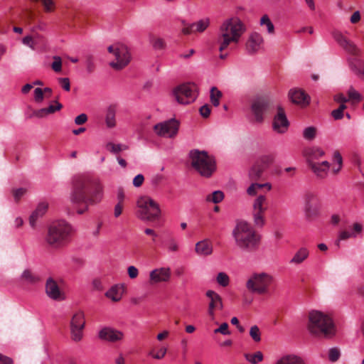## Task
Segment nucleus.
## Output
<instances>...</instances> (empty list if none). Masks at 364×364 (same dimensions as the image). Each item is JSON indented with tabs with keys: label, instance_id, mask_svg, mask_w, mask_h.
I'll return each mask as SVG.
<instances>
[{
	"label": "nucleus",
	"instance_id": "nucleus-57",
	"mask_svg": "<svg viewBox=\"0 0 364 364\" xmlns=\"http://www.w3.org/2000/svg\"><path fill=\"white\" fill-rule=\"evenodd\" d=\"M228 324L223 323L219 328L214 330L215 333H221L223 335H230V331L228 330Z\"/></svg>",
	"mask_w": 364,
	"mask_h": 364
},
{
	"label": "nucleus",
	"instance_id": "nucleus-19",
	"mask_svg": "<svg viewBox=\"0 0 364 364\" xmlns=\"http://www.w3.org/2000/svg\"><path fill=\"white\" fill-rule=\"evenodd\" d=\"M98 336L101 340L114 343L122 341L124 333L111 327H104L99 331Z\"/></svg>",
	"mask_w": 364,
	"mask_h": 364
},
{
	"label": "nucleus",
	"instance_id": "nucleus-22",
	"mask_svg": "<svg viewBox=\"0 0 364 364\" xmlns=\"http://www.w3.org/2000/svg\"><path fill=\"white\" fill-rule=\"evenodd\" d=\"M210 22L209 18H204L196 23H191L188 27L183 28L181 31L184 35L203 33L209 26Z\"/></svg>",
	"mask_w": 364,
	"mask_h": 364
},
{
	"label": "nucleus",
	"instance_id": "nucleus-15",
	"mask_svg": "<svg viewBox=\"0 0 364 364\" xmlns=\"http://www.w3.org/2000/svg\"><path fill=\"white\" fill-rule=\"evenodd\" d=\"M178 128V122L172 119L156 124L154 127V130L159 136L173 138L177 134Z\"/></svg>",
	"mask_w": 364,
	"mask_h": 364
},
{
	"label": "nucleus",
	"instance_id": "nucleus-52",
	"mask_svg": "<svg viewBox=\"0 0 364 364\" xmlns=\"http://www.w3.org/2000/svg\"><path fill=\"white\" fill-rule=\"evenodd\" d=\"M27 190L24 188H19L12 190V194L16 202H18L26 194Z\"/></svg>",
	"mask_w": 364,
	"mask_h": 364
},
{
	"label": "nucleus",
	"instance_id": "nucleus-46",
	"mask_svg": "<svg viewBox=\"0 0 364 364\" xmlns=\"http://www.w3.org/2000/svg\"><path fill=\"white\" fill-rule=\"evenodd\" d=\"M106 148L108 151L113 154H118L119 152L122 151H124L128 149V146L125 144H115L112 142H109L106 145Z\"/></svg>",
	"mask_w": 364,
	"mask_h": 364
},
{
	"label": "nucleus",
	"instance_id": "nucleus-31",
	"mask_svg": "<svg viewBox=\"0 0 364 364\" xmlns=\"http://www.w3.org/2000/svg\"><path fill=\"white\" fill-rule=\"evenodd\" d=\"M309 255V251L306 247H301L289 261L292 264H300L305 261Z\"/></svg>",
	"mask_w": 364,
	"mask_h": 364
},
{
	"label": "nucleus",
	"instance_id": "nucleus-49",
	"mask_svg": "<svg viewBox=\"0 0 364 364\" xmlns=\"http://www.w3.org/2000/svg\"><path fill=\"white\" fill-rule=\"evenodd\" d=\"M250 336L256 343H258L261 341V332L257 326L255 325L250 328Z\"/></svg>",
	"mask_w": 364,
	"mask_h": 364
},
{
	"label": "nucleus",
	"instance_id": "nucleus-41",
	"mask_svg": "<svg viewBox=\"0 0 364 364\" xmlns=\"http://www.w3.org/2000/svg\"><path fill=\"white\" fill-rule=\"evenodd\" d=\"M259 24L262 27H265L267 32L270 34H274V26L267 15H264L260 18Z\"/></svg>",
	"mask_w": 364,
	"mask_h": 364
},
{
	"label": "nucleus",
	"instance_id": "nucleus-54",
	"mask_svg": "<svg viewBox=\"0 0 364 364\" xmlns=\"http://www.w3.org/2000/svg\"><path fill=\"white\" fill-rule=\"evenodd\" d=\"M259 186L258 183L252 182L251 185L247 189V193L250 196H256L258 190H259Z\"/></svg>",
	"mask_w": 364,
	"mask_h": 364
},
{
	"label": "nucleus",
	"instance_id": "nucleus-26",
	"mask_svg": "<svg viewBox=\"0 0 364 364\" xmlns=\"http://www.w3.org/2000/svg\"><path fill=\"white\" fill-rule=\"evenodd\" d=\"M213 244L208 239L198 242L195 246V252L199 256H209L213 253Z\"/></svg>",
	"mask_w": 364,
	"mask_h": 364
},
{
	"label": "nucleus",
	"instance_id": "nucleus-24",
	"mask_svg": "<svg viewBox=\"0 0 364 364\" xmlns=\"http://www.w3.org/2000/svg\"><path fill=\"white\" fill-rule=\"evenodd\" d=\"M262 43L263 38L259 33H252L246 43L247 52L250 54L255 53L259 50Z\"/></svg>",
	"mask_w": 364,
	"mask_h": 364
},
{
	"label": "nucleus",
	"instance_id": "nucleus-39",
	"mask_svg": "<svg viewBox=\"0 0 364 364\" xmlns=\"http://www.w3.org/2000/svg\"><path fill=\"white\" fill-rule=\"evenodd\" d=\"M21 280L29 283L36 284L40 281V278L36 274H33L31 270L26 269L21 274Z\"/></svg>",
	"mask_w": 364,
	"mask_h": 364
},
{
	"label": "nucleus",
	"instance_id": "nucleus-61",
	"mask_svg": "<svg viewBox=\"0 0 364 364\" xmlns=\"http://www.w3.org/2000/svg\"><path fill=\"white\" fill-rule=\"evenodd\" d=\"M63 105L58 102H55V105H50L48 107H46L47 109V112L48 114H53L56 111H59L62 109Z\"/></svg>",
	"mask_w": 364,
	"mask_h": 364
},
{
	"label": "nucleus",
	"instance_id": "nucleus-30",
	"mask_svg": "<svg viewBox=\"0 0 364 364\" xmlns=\"http://www.w3.org/2000/svg\"><path fill=\"white\" fill-rule=\"evenodd\" d=\"M349 67L358 78L364 80V60L350 61Z\"/></svg>",
	"mask_w": 364,
	"mask_h": 364
},
{
	"label": "nucleus",
	"instance_id": "nucleus-35",
	"mask_svg": "<svg viewBox=\"0 0 364 364\" xmlns=\"http://www.w3.org/2000/svg\"><path fill=\"white\" fill-rule=\"evenodd\" d=\"M264 170L255 162L249 171V178L252 181H257L260 179Z\"/></svg>",
	"mask_w": 364,
	"mask_h": 364
},
{
	"label": "nucleus",
	"instance_id": "nucleus-1",
	"mask_svg": "<svg viewBox=\"0 0 364 364\" xmlns=\"http://www.w3.org/2000/svg\"><path fill=\"white\" fill-rule=\"evenodd\" d=\"M103 197V186L97 178L80 176L74 183L70 201L79 215L86 213L90 206L100 203Z\"/></svg>",
	"mask_w": 364,
	"mask_h": 364
},
{
	"label": "nucleus",
	"instance_id": "nucleus-28",
	"mask_svg": "<svg viewBox=\"0 0 364 364\" xmlns=\"http://www.w3.org/2000/svg\"><path fill=\"white\" fill-rule=\"evenodd\" d=\"M86 15L80 11H73L68 15V21L73 27H82L85 23Z\"/></svg>",
	"mask_w": 364,
	"mask_h": 364
},
{
	"label": "nucleus",
	"instance_id": "nucleus-64",
	"mask_svg": "<svg viewBox=\"0 0 364 364\" xmlns=\"http://www.w3.org/2000/svg\"><path fill=\"white\" fill-rule=\"evenodd\" d=\"M35 14L31 9H26L25 11V20L28 24H30L34 19Z\"/></svg>",
	"mask_w": 364,
	"mask_h": 364
},
{
	"label": "nucleus",
	"instance_id": "nucleus-23",
	"mask_svg": "<svg viewBox=\"0 0 364 364\" xmlns=\"http://www.w3.org/2000/svg\"><path fill=\"white\" fill-rule=\"evenodd\" d=\"M289 96L293 103L301 107H305L309 103V97L301 90H291L289 92Z\"/></svg>",
	"mask_w": 364,
	"mask_h": 364
},
{
	"label": "nucleus",
	"instance_id": "nucleus-48",
	"mask_svg": "<svg viewBox=\"0 0 364 364\" xmlns=\"http://www.w3.org/2000/svg\"><path fill=\"white\" fill-rule=\"evenodd\" d=\"M167 348L165 346H161L159 348L156 353H154V350H151L149 353V355H151L153 358L156 360H161L164 358L167 353Z\"/></svg>",
	"mask_w": 364,
	"mask_h": 364
},
{
	"label": "nucleus",
	"instance_id": "nucleus-4",
	"mask_svg": "<svg viewBox=\"0 0 364 364\" xmlns=\"http://www.w3.org/2000/svg\"><path fill=\"white\" fill-rule=\"evenodd\" d=\"M72 232L73 228L68 223L57 220L48 227L45 240L51 247L60 248L69 242Z\"/></svg>",
	"mask_w": 364,
	"mask_h": 364
},
{
	"label": "nucleus",
	"instance_id": "nucleus-8",
	"mask_svg": "<svg viewBox=\"0 0 364 364\" xmlns=\"http://www.w3.org/2000/svg\"><path fill=\"white\" fill-rule=\"evenodd\" d=\"M273 282L272 275L266 272H255L247 279L245 287L251 293L264 295L269 293Z\"/></svg>",
	"mask_w": 364,
	"mask_h": 364
},
{
	"label": "nucleus",
	"instance_id": "nucleus-27",
	"mask_svg": "<svg viewBox=\"0 0 364 364\" xmlns=\"http://www.w3.org/2000/svg\"><path fill=\"white\" fill-rule=\"evenodd\" d=\"M308 166L317 177L324 178L328 172L330 164L328 161H324L321 163L311 164Z\"/></svg>",
	"mask_w": 364,
	"mask_h": 364
},
{
	"label": "nucleus",
	"instance_id": "nucleus-45",
	"mask_svg": "<svg viewBox=\"0 0 364 364\" xmlns=\"http://www.w3.org/2000/svg\"><path fill=\"white\" fill-rule=\"evenodd\" d=\"M304 206L309 205L319 204V200L317 196L311 191L306 192L304 196Z\"/></svg>",
	"mask_w": 364,
	"mask_h": 364
},
{
	"label": "nucleus",
	"instance_id": "nucleus-50",
	"mask_svg": "<svg viewBox=\"0 0 364 364\" xmlns=\"http://www.w3.org/2000/svg\"><path fill=\"white\" fill-rule=\"evenodd\" d=\"M167 248L171 252H177L179 250V245L175 238H170L167 242Z\"/></svg>",
	"mask_w": 364,
	"mask_h": 364
},
{
	"label": "nucleus",
	"instance_id": "nucleus-43",
	"mask_svg": "<svg viewBox=\"0 0 364 364\" xmlns=\"http://www.w3.org/2000/svg\"><path fill=\"white\" fill-rule=\"evenodd\" d=\"M245 358L247 361H249L252 364H257L258 363L262 361L264 358L263 354L260 351H257L252 354L245 353Z\"/></svg>",
	"mask_w": 364,
	"mask_h": 364
},
{
	"label": "nucleus",
	"instance_id": "nucleus-14",
	"mask_svg": "<svg viewBox=\"0 0 364 364\" xmlns=\"http://www.w3.org/2000/svg\"><path fill=\"white\" fill-rule=\"evenodd\" d=\"M332 36L334 40L346 53L355 57H360L361 55V49L358 48L354 42L343 36L341 32L334 31L332 33Z\"/></svg>",
	"mask_w": 364,
	"mask_h": 364
},
{
	"label": "nucleus",
	"instance_id": "nucleus-6",
	"mask_svg": "<svg viewBox=\"0 0 364 364\" xmlns=\"http://www.w3.org/2000/svg\"><path fill=\"white\" fill-rule=\"evenodd\" d=\"M191 164L200 176L209 178L216 169L214 158L205 151L193 149L190 151Z\"/></svg>",
	"mask_w": 364,
	"mask_h": 364
},
{
	"label": "nucleus",
	"instance_id": "nucleus-11",
	"mask_svg": "<svg viewBox=\"0 0 364 364\" xmlns=\"http://www.w3.org/2000/svg\"><path fill=\"white\" fill-rule=\"evenodd\" d=\"M267 210V199L265 196H258L252 203V218L254 224L262 228L265 223L264 213Z\"/></svg>",
	"mask_w": 364,
	"mask_h": 364
},
{
	"label": "nucleus",
	"instance_id": "nucleus-21",
	"mask_svg": "<svg viewBox=\"0 0 364 364\" xmlns=\"http://www.w3.org/2000/svg\"><path fill=\"white\" fill-rule=\"evenodd\" d=\"M302 154L306 159L307 166H309L311 164H315L316 160L323 156L325 155V151L320 147L311 146L305 148L302 151Z\"/></svg>",
	"mask_w": 364,
	"mask_h": 364
},
{
	"label": "nucleus",
	"instance_id": "nucleus-63",
	"mask_svg": "<svg viewBox=\"0 0 364 364\" xmlns=\"http://www.w3.org/2000/svg\"><path fill=\"white\" fill-rule=\"evenodd\" d=\"M127 273L130 279H136L139 275V270L134 266H129L127 268Z\"/></svg>",
	"mask_w": 364,
	"mask_h": 364
},
{
	"label": "nucleus",
	"instance_id": "nucleus-17",
	"mask_svg": "<svg viewBox=\"0 0 364 364\" xmlns=\"http://www.w3.org/2000/svg\"><path fill=\"white\" fill-rule=\"evenodd\" d=\"M289 125V122L287 118L284 109L280 107H277V114L273 120L274 130L279 134L287 132Z\"/></svg>",
	"mask_w": 364,
	"mask_h": 364
},
{
	"label": "nucleus",
	"instance_id": "nucleus-51",
	"mask_svg": "<svg viewBox=\"0 0 364 364\" xmlns=\"http://www.w3.org/2000/svg\"><path fill=\"white\" fill-rule=\"evenodd\" d=\"M347 108L346 105H340L339 107L331 112L332 117L335 119H341L343 117V111Z\"/></svg>",
	"mask_w": 364,
	"mask_h": 364
},
{
	"label": "nucleus",
	"instance_id": "nucleus-3",
	"mask_svg": "<svg viewBox=\"0 0 364 364\" xmlns=\"http://www.w3.org/2000/svg\"><path fill=\"white\" fill-rule=\"evenodd\" d=\"M232 235L235 245L243 251H255L259 245L260 235L250 223L245 220L236 221Z\"/></svg>",
	"mask_w": 364,
	"mask_h": 364
},
{
	"label": "nucleus",
	"instance_id": "nucleus-10",
	"mask_svg": "<svg viewBox=\"0 0 364 364\" xmlns=\"http://www.w3.org/2000/svg\"><path fill=\"white\" fill-rule=\"evenodd\" d=\"M196 89L194 84L184 83L174 87L172 95L178 103L188 105L196 100L197 97Z\"/></svg>",
	"mask_w": 364,
	"mask_h": 364
},
{
	"label": "nucleus",
	"instance_id": "nucleus-40",
	"mask_svg": "<svg viewBox=\"0 0 364 364\" xmlns=\"http://www.w3.org/2000/svg\"><path fill=\"white\" fill-rule=\"evenodd\" d=\"M347 95L348 97V100L351 102L352 104H356L361 102L363 99L362 95L358 92L355 89L350 86L347 92Z\"/></svg>",
	"mask_w": 364,
	"mask_h": 364
},
{
	"label": "nucleus",
	"instance_id": "nucleus-34",
	"mask_svg": "<svg viewBox=\"0 0 364 364\" xmlns=\"http://www.w3.org/2000/svg\"><path fill=\"white\" fill-rule=\"evenodd\" d=\"M319 204L304 206L305 216L309 221L314 220L319 215Z\"/></svg>",
	"mask_w": 364,
	"mask_h": 364
},
{
	"label": "nucleus",
	"instance_id": "nucleus-29",
	"mask_svg": "<svg viewBox=\"0 0 364 364\" xmlns=\"http://www.w3.org/2000/svg\"><path fill=\"white\" fill-rule=\"evenodd\" d=\"M124 289L122 284L114 285L105 293V296L113 301H119L122 297Z\"/></svg>",
	"mask_w": 364,
	"mask_h": 364
},
{
	"label": "nucleus",
	"instance_id": "nucleus-47",
	"mask_svg": "<svg viewBox=\"0 0 364 364\" xmlns=\"http://www.w3.org/2000/svg\"><path fill=\"white\" fill-rule=\"evenodd\" d=\"M216 282L222 287H226L230 284V279L225 272H220L216 276Z\"/></svg>",
	"mask_w": 364,
	"mask_h": 364
},
{
	"label": "nucleus",
	"instance_id": "nucleus-33",
	"mask_svg": "<svg viewBox=\"0 0 364 364\" xmlns=\"http://www.w3.org/2000/svg\"><path fill=\"white\" fill-rule=\"evenodd\" d=\"M275 364H305L304 360L294 355H287L279 358Z\"/></svg>",
	"mask_w": 364,
	"mask_h": 364
},
{
	"label": "nucleus",
	"instance_id": "nucleus-2",
	"mask_svg": "<svg viewBox=\"0 0 364 364\" xmlns=\"http://www.w3.org/2000/svg\"><path fill=\"white\" fill-rule=\"evenodd\" d=\"M245 31L244 23L237 17L225 20L219 28L217 42L219 51L223 53L232 43L237 44L242 35ZM227 54L221 53L220 57L225 59Z\"/></svg>",
	"mask_w": 364,
	"mask_h": 364
},
{
	"label": "nucleus",
	"instance_id": "nucleus-20",
	"mask_svg": "<svg viewBox=\"0 0 364 364\" xmlns=\"http://www.w3.org/2000/svg\"><path fill=\"white\" fill-rule=\"evenodd\" d=\"M206 296L210 299V303L208 305V314L212 319L214 318V311L216 309H223V304L222 297L215 291L213 290H208L206 292Z\"/></svg>",
	"mask_w": 364,
	"mask_h": 364
},
{
	"label": "nucleus",
	"instance_id": "nucleus-53",
	"mask_svg": "<svg viewBox=\"0 0 364 364\" xmlns=\"http://www.w3.org/2000/svg\"><path fill=\"white\" fill-rule=\"evenodd\" d=\"M53 60L54 61L51 64L52 69L56 73L60 72L62 70V60L60 57L54 56Z\"/></svg>",
	"mask_w": 364,
	"mask_h": 364
},
{
	"label": "nucleus",
	"instance_id": "nucleus-7",
	"mask_svg": "<svg viewBox=\"0 0 364 364\" xmlns=\"http://www.w3.org/2000/svg\"><path fill=\"white\" fill-rule=\"evenodd\" d=\"M136 215L141 220L154 222L161 218L159 203L149 196L139 197L136 201Z\"/></svg>",
	"mask_w": 364,
	"mask_h": 364
},
{
	"label": "nucleus",
	"instance_id": "nucleus-12",
	"mask_svg": "<svg viewBox=\"0 0 364 364\" xmlns=\"http://www.w3.org/2000/svg\"><path fill=\"white\" fill-rule=\"evenodd\" d=\"M250 108L255 122L262 123L264 116L269 113L271 109V102L265 97H258L252 100Z\"/></svg>",
	"mask_w": 364,
	"mask_h": 364
},
{
	"label": "nucleus",
	"instance_id": "nucleus-56",
	"mask_svg": "<svg viewBox=\"0 0 364 364\" xmlns=\"http://www.w3.org/2000/svg\"><path fill=\"white\" fill-rule=\"evenodd\" d=\"M45 97V95L43 93V89L41 88H36L34 90V100L37 103H41L43 101Z\"/></svg>",
	"mask_w": 364,
	"mask_h": 364
},
{
	"label": "nucleus",
	"instance_id": "nucleus-18",
	"mask_svg": "<svg viewBox=\"0 0 364 364\" xmlns=\"http://www.w3.org/2000/svg\"><path fill=\"white\" fill-rule=\"evenodd\" d=\"M171 277V270L170 267L156 268L149 272V283L154 284L160 282H168Z\"/></svg>",
	"mask_w": 364,
	"mask_h": 364
},
{
	"label": "nucleus",
	"instance_id": "nucleus-5",
	"mask_svg": "<svg viewBox=\"0 0 364 364\" xmlns=\"http://www.w3.org/2000/svg\"><path fill=\"white\" fill-rule=\"evenodd\" d=\"M307 328L316 337L328 338L334 334V324L330 316L318 311L309 314Z\"/></svg>",
	"mask_w": 364,
	"mask_h": 364
},
{
	"label": "nucleus",
	"instance_id": "nucleus-25",
	"mask_svg": "<svg viewBox=\"0 0 364 364\" xmlns=\"http://www.w3.org/2000/svg\"><path fill=\"white\" fill-rule=\"evenodd\" d=\"M48 208V203L46 201L38 203L36 210L32 212L29 217V224L32 228H36L37 220L46 213Z\"/></svg>",
	"mask_w": 364,
	"mask_h": 364
},
{
	"label": "nucleus",
	"instance_id": "nucleus-13",
	"mask_svg": "<svg viewBox=\"0 0 364 364\" xmlns=\"http://www.w3.org/2000/svg\"><path fill=\"white\" fill-rule=\"evenodd\" d=\"M85 326L84 313L81 311L75 312L70 322V336L73 341L79 342L83 337V329Z\"/></svg>",
	"mask_w": 364,
	"mask_h": 364
},
{
	"label": "nucleus",
	"instance_id": "nucleus-62",
	"mask_svg": "<svg viewBox=\"0 0 364 364\" xmlns=\"http://www.w3.org/2000/svg\"><path fill=\"white\" fill-rule=\"evenodd\" d=\"M59 83L65 91H70V80L68 77H61L58 79Z\"/></svg>",
	"mask_w": 364,
	"mask_h": 364
},
{
	"label": "nucleus",
	"instance_id": "nucleus-32",
	"mask_svg": "<svg viewBox=\"0 0 364 364\" xmlns=\"http://www.w3.org/2000/svg\"><path fill=\"white\" fill-rule=\"evenodd\" d=\"M116 106L115 105H109L106 111V117H105V123L108 128H113L116 126Z\"/></svg>",
	"mask_w": 364,
	"mask_h": 364
},
{
	"label": "nucleus",
	"instance_id": "nucleus-58",
	"mask_svg": "<svg viewBox=\"0 0 364 364\" xmlns=\"http://www.w3.org/2000/svg\"><path fill=\"white\" fill-rule=\"evenodd\" d=\"M22 43L31 48L32 50L35 49V41L33 36H26L22 39Z\"/></svg>",
	"mask_w": 364,
	"mask_h": 364
},
{
	"label": "nucleus",
	"instance_id": "nucleus-44",
	"mask_svg": "<svg viewBox=\"0 0 364 364\" xmlns=\"http://www.w3.org/2000/svg\"><path fill=\"white\" fill-rule=\"evenodd\" d=\"M303 137L307 141H313L317 135V128L313 126L305 128L303 131Z\"/></svg>",
	"mask_w": 364,
	"mask_h": 364
},
{
	"label": "nucleus",
	"instance_id": "nucleus-9",
	"mask_svg": "<svg viewBox=\"0 0 364 364\" xmlns=\"http://www.w3.org/2000/svg\"><path fill=\"white\" fill-rule=\"evenodd\" d=\"M107 50L115 58V60L109 63L113 69L120 70L129 63L131 55L126 46L122 44L112 45L108 47Z\"/></svg>",
	"mask_w": 364,
	"mask_h": 364
},
{
	"label": "nucleus",
	"instance_id": "nucleus-42",
	"mask_svg": "<svg viewBox=\"0 0 364 364\" xmlns=\"http://www.w3.org/2000/svg\"><path fill=\"white\" fill-rule=\"evenodd\" d=\"M224 198V193L220 191H213L212 193L206 196L205 200L207 202L213 203H219Z\"/></svg>",
	"mask_w": 364,
	"mask_h": 364
},
{
	"label": "nucleus",
	"instance_id": "nucleus-37",
	"mask_svg": "<svg viewBox=\"0 0 364 364\" xmlns=\"http://www.w3.org/2000/svg\"><path fill=\"white\" fill-rule=\"evenodd\" d=\"M149 41L153 48L156 50H164L166 47L164 39L156 35L151 34L149 36Z\"/></svg>",
	"mask_w": 364,
	"mask_h": 364
},
{
	"label": "nucleus",
	"instance_id": "nucleus-36",
	"mask_svg": "<svg viewBox=\"0 0 364 364\" xmlns=\"http://www.w3.org/2000/svg\"><path fill=\"white\" fill-rule=\"evenodd\" d=\"M274 159L273 155L265 154L259 156L255 162L265 171L274 162Z\"/></svg>",
	"mask_w": 364,
	"mask_h": 364
},
{
	"label": "nucleus",
	"instance_id": "nucleus-16",
	"mask_svg": "<svg viewBox=\"0 0 364 364\" xmlns=\"http://www.w3.org/2000/svg\"><path fill=\"white\" fill-rule=\"evenodd\" d=\"M45 291L46 295L52 300L60 301L65 299L64 291L52 277L47 279L45 284Z\"/></svg>",
	"mask_w": 364,
	"mask_h": 364
},
{
	"label": "nucleus",
	"instance_id": "nucleus-60",
	"mask_svg": "<svg viewBox=\"0 0 364 364\" xmlns=\"http://www.w3.org/2000/svg\"><path fill=\"white\" fill-rule=\"evenodd\" d=\"M199 112L203 117L207 118L210 114L211 107L209 105H204L200 108Z\"/></svg>",
	"mask_w": 364,
	"mask_h": 364
},
{
	"label": "nucleus",
	"instance_id": "nucleus-38",
	"mask_svg": "<svg viewBox=\"0 0 364 364\" xmlns=\"http://www.w3.org/2000/svg\"><path fill=\"white\" fill-rule=\"evenodd\" d=\"M223 97V93L216 87H213L210 89V102L214 107H218L220 100Z\"/></svg>",
	"mask_w": 364,
	"mask_h": 364
},
{
	"label": "nucleus",
	"instance_id": "nucleus-59",
	"mask_svg": "<svg viewBox=\"0 0 364 364\" xmlns=\"http://www.w3.org/2000/svg\"><path fill=\"white\" fill-rule=\"evenodd\" d=\"M95 63L93 61V57L92 55H87L86 57V68L87 71L89 73H92L95 70Z\"/></svg>",
	"mask_w": 364,
	"mask_h": 364
},
{
	"label": "nucleus",
	"instance_id": "nucleus-55",
	"mask_svg": "<svg viewBox=\"0 0 364 364\" xmlns=\"http://www.w3.org/2000/svg\"><path fill=\"white\" fill-rule=\"evenodd\" d=\"M340 357V351L338 348H333L329 350L328 358L331 362H336Z\"/></svg>",
	"mask_w": 364,
	"mask_h": 364
}]
</instances>
